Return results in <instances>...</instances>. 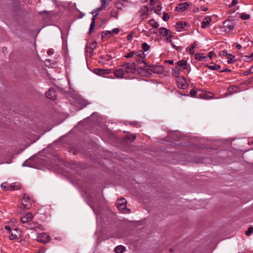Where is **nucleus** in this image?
Here are the masks:
<instances>
[{
    "instance_id": "nucleus-1",
    "label": "nucleus",
    "mask_w": 253,
    "mask_h": 253,
    "mask_svg": "<svg viewBox=\"0 0 253 253\" xmlns=\"http://www.w3.org/2000/svg\"><path fill=\"white\" fill-rule=\"evenodd\" d=\"M164 71V68L163 66H152L143 60V77L150 78L152 76V73L160 74L163 73Z\"/></svg>"
},
{
    "instance_id": "nucleus-2",
    "label": "nucleus",
    "mask_w": 253,
    "mask_h": 253,
    "mask_svg": "<svg viewBox=\"0 0 253 253\" xmlns=\"http://www.w3.org/2000/svg\"><path fill=\"white\" fill-rule=\"evenodd\" d=\"M122 66L125 71V73H137L141 75L142 73V68L136 66L134 63H125L122 65Z\"/></svg>"
},
{
    "instance_id": "nucleus-3",
    "label": "nucleus",
    "mask_w": 253,
    "mask_h": 253,
    "mask_svg": "<svg viewBox=\"0 0 253 253\" xmlns=\"http://www.w3.org/2000/svg\"><path fill=\"white\" fill-rule=\"evenodd\" d=\"M126 201L124 198H121L117 201V206L122 213H128L130 211V210L126 208Z\"/></svg>"
},
{
    "instance_id": "nucleus-4",
    "label": "nucleus",
    "mask_w": 253,
    "mask_h": 253,
    "mask_svg": "<svg viewBox=\"0 0 253 253\" xmlns=\"http://www.w3.org/2000/svg\"><path fill=\"white\" fill-rule=\"evenodd\" d=\"M20 184L17 183L8 184L6 182H4L1 184V188L5 191L18 190L20 188Z\"/></svg>"
},
{
    "instance_id": "nucleus-5",
    "label": "nucleus",
    "mask_w": 253,
    "mask_h": 253,
    "mask_svg": "<svg viewBox=\"0 0 253 253\" xmlns=\"http://www.w3.org/2000/svg\"><path fill=\"white\" fill-rule=\"evenodd\" d=\"M22 205L25 210H29L31 207L29 196L26 194L23 195L22 199Z\"/></svg>"
},
{
    "instance_id": "nucleus-6",
    "label": "nucleus",
    "mask_w": 253,
    "mask_h": 253,
    "mask_svg": "<svg viewBox=\"0 0 253 253\" xmlns=\"http://www.w3.org/2000/svg\"><path fill=\"white\" fill-rule=\"evenodd\" d=\"M176 82L178 87L180 89H184L188 87V84L184 77H178L176 79Z\"/></svg>"
},
{
    "instance_id": "nucleus-7",
    "label": "nucleus",
    "mask_w": 253,
    "mask_h": 253,
    "mask_svg": "<svg viewBox=\"0 0 253 253\" xmlns=\"http://www.w3.org/2000/svg\"><path fill=\"white\" fill-rule=\"evenodd\" d=\"M10 234L9 238L10 240L20 239L21 236V231L19 230L17 228L13 229Z\"/></svg>"
},
{
    "instance_id": "nucleus-8",
    "label": "nucleus",
    "mask_w": 253,
    "mask_h": 253,
    "mask_svg": "<svg viewBox=\"0 0 253 253\" xmlns=\"http://www.w3.org/2000/svg\"><path fill=\"white\" fill-rule=\"evenodd\" d=\"M37 241L42 243H46L49 241V237L45 233H40L37 236Z\"/></svg>"
},
{
    "instance_id": "nucleus-9",
    "label": "nucleus",
    "mask_w": 253,
    "mask_h": 253,
    "mask_svg": "<svg viewBox=\"0 0 253 253\" xmlns=\"http://www.w3.org/2000/svg\"><path fill=\"white\" fill-rule=\"evenodd\" d=\"M113 73L117 78H123L125 73L122 65L120 68L115 70Z\"/></svg>"
},
{
    "instance_id": "nucleus-10",
    "label": "nucleus",
    "mask_w": 253,
    "mask_h": 253,
    "mask_svg": "<svg viewBox=\"0 0 253 253\" xmlns=\"http://www.w3.org/2000/svg\"><path fill=\"white\" fill-rule=\"evenodd\" d=\"M146 26L147 28H148L149 27H152V28H150L149 32L151 33H155L154 31H153V28H158L159 26V24L156 22L153 19L149 20L147 24L146 25Z\"/></svg>"
},
{
    "instance_id": "nucleus-11",
    "label": "nucleus",
    "mask_w": 253,
    "mask_h": 253,
    "mask_svg": "<svg viewBox=\"0 0 253 253\" xmlns=\"http://www.w3.org/2000/svg\"><path fill=\"white\" fill-rule=\"evenodd\" d=\"M33 217L34 216L33 214L31 212H29L25 216L21 218L20 222L22 223H25L30 222L32 220Z\"/></svg>"
},
{
    "instance_id": "nucleus-12",
    "label": "nucleus",
    "mask_w": 253,
    "mask_h": 253,
    "mask_svg": "<svg viewBox=\"0 0 253 253\" xmlns=\"http://www.w3.org/2000/svg\"><path fill=\"white\" fill-rule=\"evenodd\" d=\"M45 95L46 97L50 100H54L56 99V94L53 88L49 89L48 91L45 93Z\"/></svg>"
},
{
    "instance_id": "nucleus-13",
    "label": "nucleus",
    "mask_w": 253,
    "mask_h": 253,
    "mask_svg": "<svg viewBox=\"0 0 253 253\" xmlns=\"http://www.w3.org/2000/svg\"><path fill=\"white\" fill-rule=\"evenodd\" d=\"M188 7L189 4L188 3H181L176 6L175 9L179 12H182L187 9Z\"/></svg>"
},
{
    "instance_id": "nucleus-14",
    "label": "nucleus",
    "mask_w": 253,
    "mask_h": 253,
    "mask_svg": "<svg viewBox=\"0 0 253 253\" xmlns=\"http://www.w3.org/2000/svg\"><path fill=\"white\" fill-rule=\"evenodd\" d=\"M30 229H35L36 230H42L43 227L42 225L38 224L37 222H33L30 224Z\"/></svg>"
},
{
    "instance_id": "nucleus-15",
    "label": "nucleus",
    "mask_w": 253,
    "mask_h": 253,
    "mask_svg": "<svg viewBox=\"0 0 253 253\" xmlns=\"http://www.w3.org/2000/svg\"><path fill=\"white\" fill-rule=\"evenodd\" d=\"M239 91V88L238 86L232 85L228 88L227 94L231 95L234 93L238 92Z\"/></svg>"
},
{
    "instance_id": "nucleus-16",
    "label": "nucleus",
    "mask_w": 253,
    "mask_h": 253,
    "mask_svg": "<svg viewBox=\"0 0 253 253\" xmlns=\"http://www.w3.org/2000/svg\"><path fill=\"white\" fill-rule=\"evenodd\" d=\"M211 21V19L210 17H206L203 19L202 23H201V27L205 29L208 26Z\"/></svg>"
},
{
    "instance_id": "nucleus-17",
    "label": "nucleus",
    "mask_w": 253,
    "mask_h": 253,
    "mask_svg": "<svg viewBox=\"0 0 253 253\" xmlns=\"http://www.w3.org/2000/svg\"><path fill=\"white\" fill-rule=\"evenodd\" d=\"M223 25L224 27L228 28V31H232L234 29V26L231 21H225L223 23Z\"/></svg>"
},
{
    "instance_id": "nucleus-18",
    "label": "nucleus",
    "mask_w": 253,
    "mask_h": 253,
    "mask_svg": "<svg viewBox=\"0 0 253 253\" xmlns=\"http://www.w3.org/2000/svg\"><path fill=\"white\" fill-rule=\"evenodd\" d=\"M198 96H199L201 97H203L205 99L211 98L213 96V94L210 92L206 93H204L202 92L201 93H200L198 94Z\"/></svg>"
},
{
    "instance_id": "nucleus-19",
    "label": "nucleus",
    "mask_w": 253,
    "mask_h": 253,
    "mask_svg": "<svg viewBox=\"0 0 253 253\" xmlns=\"http://www.w3.org/2000/svg\"><path fill=\"white\" fill-rule=\"evenodd\" d=\"M187 61L184 60H182L177 62L178 67L181 68L183 69H185L187 68Z\"/></svg>"
},
{
    "instance_id": "nucleus-20",
    "label": "nucleus",
    "mask_w": 253,
    "mask_h": 253,
    "mask_svg": "<svg viewBox=\"0 0 253 253\" xmlns=\"http://www.w3.org/2000/svg\"><path fill=\"white\" fill-rule=\"evenodd\" d=\"M176 25L177 29H178L177 31L180 32L182 29L185 28L186 25V23L184 22L179 21L177 23Z\"/></svg>"
},
{
    "instance_id": "nucleus-21",
    "label": "nucleus",
    "mask_w": 253,
    "mask_h": 253,
    "mask_svg": "<svg viewBox=\"0 0 253 253\" xmlns=\"http://www.w3.org/2000/svg\"><path fill=\"white\" fill-rule=\"evenodd\" d=\"M171 73L173 76L175 77L176 79H177L178 77H180V70L178 67H175L174 69H173L171 71Z\"/></svg>"
},
{
    "instance_id": "nucleus-22",
    "label": "nucleus",
    "mask_w": 253,
    "mask_h": 253,
    "mask_svg": "<svg viewBox=\"0 0 253 253\" xmlns=\"http://www.w3.org/2000/svg\"><path fill=\"white\" fill-rule=\"evenodd\" d=\"M126 250V248L122 245L117 246L115 249L116 253H123Z\"/></svg>"
},
{
    "instance_id": "nucleus-23",
    "label": "nucleus",
    "mask_w": 253,
    "mask_h": 253,
    "mask_svg": "<svg viewBox=\"0 0 253 253\" xmlns=\"http://www.w3.org/2000/svg\"><path fill=\"white\" fill-rule=\"evenodd\" d=\"M159 31H160V34L161 35H162L163 36H166V37H167L168 36V34H169V33L170 32V31L169 30H168V29H166L165 28H160L159 29Z\"/></svg>"
},
{
    "instance_id": "nucleus-24",
    "label": "nucleus",
    "mask_w": 253,
    "mask_h": 253,
    "mask_svg": "<svg viewBox=\"0 0 253 253\" xmlns=\"http://www.w3.org/2000/svg\"><path fill=\"white\" fill-rule=\"evenodd\" d=\"M206 66L210 70H217L220 68V66L218 65H207Z\"/></svg>"
},
{
    "instance_id": "nucleus-25",
    "label": "nucleus",
    "mask_w": 253,
    "mask_h": 253,
    "mask_svg": "<svg viewBox=\"0 0 253 253\" xmlns=\"http://www.w3.org/2000/svg\"><path fill=\"white\" fill-rule=\"evenodd\" d=\"M101 2V6L100 8L97 9V11H100L101 10L104 8L106 5H107V0H100Z\"/></svg>"
},
{
    "instance_id": "nucleus-26",
    "label": "nucleus",
    "mask_w": 253,
    "mask_h": 253,
    "mask_svg": "<svg viewBox=\"0 0 253 253\" xmlns=\"http://www.w3.org/2000/svg\"><path fill=\"white\" fill-rule=\"evenodd\" d=\"M229 56H228L226 57V59L228 60L227 62L228 63H234L235 62V56L231 54H228Z\"/></svg>"
},
{
    "instance_id": "nucleus-27",
    "label": "nucleus",
    "mask_w": 253,
    "mask_h": 253,
    "mask_svg": "<svg viewBox=\"0 0 253 253\" xmlns=\"http://www.w3.org/2000/svg\"><path fill=\"white\" fill-rule=\"evenodd\" d=\"M95 22L94 17H92L91 18V23L90 24V28H89V33H91L92 31H93L94 27L95 26Z\"/></svg>"
},
{
    "instance_id": "nucleus-28",
    "label": "nucleus",
    "mask_w": 253,
    "mask_h": 253,
    "mask_svg": "<svg viewBox=\"0 0 253 253\" xmlns=\"http://www.w3.org/2000/svg\"><path fill=\"white\" fill-rule=\"evenodd\" d=\"M150 48V46L148 44H147L146 42H143V58L145 56V54L144 53V52L148 51Z\"/></svg>"
},
{
    "instance_id": "nucleus-29",
    "label": "nucleus",
    "mask_w": 253,
    "mask_h": 253,
    "mask_svg": "<svg viewBox=\"0 0 253 253\" xmlns=\"http://www.w3.org/2000/svg\"><path fill=\"white\" fill-rule=\"evenodd\" d=\"M240 18L242 20H248V19H250V15L249 14H247L245 13H242L241 14Z\"/></svg>"
},
{
    "instance_id": "nucleus-30",
    "label": "nucleus",
    "mask_w": 253,
    "mask_h": 253,
    "mask_svg": "<svg viewBox=\"0 0 253 253\" xmlns=\"http://www.w3.org/2000/svg\"><path fill=\"white\" fill-rule=\"evenodd\" d=\"M110 73V70L106 69V70H99L98 71V74L99 75H103L104 74H108Z\"/></svg>"
},
{
    "instance_id": "nucleus-31",
    "label": "nucleus",
    "mask_w": 253,
    "mask_h": 253,
    "mask_svg": "<svg viewBox=\"0 0 253 253\" xmlns=\"http://www.w3.org/2000/svg\"><path fill=\"white\" fill-rule=\"evenodd\" d=\"M203 54L204 53H196L195 55V58L198 61H202Z\"/></svg>"
},
{
    "instance_id": "nucleus-32",
    "label": "nucleus",
    "mask_w": 253,
    "mask_h": 253,
    "mask_svg": "<svg viewBox=\"0 0 253 253\" xmlns=\"http://www.w3.org/2000/svg\"><path fill=\"white\" fill-rule=\"evenodd\" d=\"M136 138V136L134 134H130L126 136V139L130 141H133Z\"/></svg>"
},
{
    "instance_id": "nucleus-33",
    "label": "nucleus",
    "mask_w": 253,
    "mask_h": 253,
    "mask_svg": "<svg viewBox=\"0 0 253 253\" xmlns=\"http://www.w3.org/2000/svg\"><path fill=\"white\" fill-rule=\"evenodd\" d=\"M118 13V10L117 9H113L110 12V15L111 17L117 18Z\"/></svg>"
},
{
    "instance_id": "nucleus-34",
    "label": "nucleus",
    "mask_w": 253,
    "mask_h": 253,
    "mask_svg": "<svg viewBox=\"0 0 253 253\" xmlns=\"http://www.w3.org/2000/svg\"><path fill=\"white\" fill-rule=\"evenodd\" d=\"M253 232V227L250 226L248 228V230H247L246 231L245 234L247 236H250V235H251L252 234Z\"/></svg>"
},
{
    "instance_id": "nucleus-35",
    "label": "nucleus",
    "mask_w": 253,
    "mask_h": 253,
    "mask_svg": "<svg viewBox=\"0 0 253 253\" xmlns=\"http://www.w3.org/2000/svg\"><path fill=\"white\" fill-rule=\"evenodd\" d=\"M162 19L164 21H167L169 19V16L167 13L165 12L163 13Z\"/></svg>"
},
{
    "instance_id": "nucleus-36",
    "label": "nucleus",
    "mask_w": 253,
    "mask_h": 253,
    "mask_svg": "<svg viewBox=\"0 0 253 253\" xmlns=\"http://www.w3.org/2000/svg\"><path fill=\"white\" fill-rule=\"evenodd\" d=\"M253 73V65L251 67L250 69L244 72V75L245 76L250 75Z\"/></svg>"
},
{
    "instance_id": "nucleus-37",
    "label": "nucleus",
    "mask_w": 253,
    "mask_h": 253,
    "mask_svg": "<svg viewBox=\"0 0 253 253\" xmlns=\"http://www.w3.org/2000/svg\"><path fill=\"white\" fill-rule=\"evenodd\" d=\"M135 61L137 63L141 64L142 62V56H137L135 57Z\"/></svg>"
},
{
    "instance_id": "nucleus-38",
    "label": "nucleus",
    "mask_w": 253,
    "mask_h": 253,
    "mask_svg": "<svg viewBox=\"0 0 253 253\" xmlns=\"http://www.w3.org/2000/svg\"><path fill=\"white\" fill-rule=\"evenodd\" d=\"M220 54L221 56H224V57H227L228 56H229L228 55L229 53H227L226 50H222V51H221L220 52Z\"/></svg>"
},
{
    "instance_id": "nucleus-39",
    "label": "nucleus",
    "mask_w": 253,
    "mask_h": 253,
    "mask_svg": "<svg viewBox=\"0 0 253 253\" xmlns=\"http://www.w3.org/2000/svg\"><path fill=\"white\" fill-rule=\"evenodd\" d=\"M190 93L191 96H196L198 94V92L195 89H191L190 92Z\"/></svg>"
},
{
    "instance_id": "nucleus-40",
    "label": "nucleus",
    "mask_w": 253,
    "mask_h": 253,
    "mask_svg": "<svg viewBox=\"0 0 253 253\" xmlns=\"http://www.w3.org/2000/svg\"><path fill=\"white\" fill-rule=\"evenodd\" d=\"M252 60V57H250V56H245L244 59V61L246 62H250Z\"/></svg>"
},
{
    "instance_id": "nucleus-41",
    "label": "nucleus",
    "mask_w": 253,
    "mask_h": 253,
    "mask_svg": "<svg viewBox=\"0 0 253 253\" xmlns=\"http://www.w3.org/2000/svg\"><path fill=\"white\" fill-rule=\"evenodd\" d=\"M238 3V1L237 0H233L231 3L229 4V6L230 7H232L236 4H237Z\"/></svg>"
},
{
    "instance_id": "nucleus-42",
    "label": "nucleus",
    "mask_w": 253,
    "mask_h": 253,
    "mask_svg": "<svg viewBox=\"0 0 253 253\" xmlns=\"http://www.w3.org/2000/svg\"><path fill=\"white\" fill-rule=\"evenodd\" d=\"M134 54V52L133 51L130 52L125 55V57L126 58H130Z\"/></svg>"
},
{
    "instance_id": "nucleus-43",
    "label": "nucleus",
    "mask_w": 253,
    "mask_h": 253,
    "mask_svg": "<svg viewBox=\"0 0 253 253\" xmlns=\"http://www.w3.org/2000/svg\"><path fill=\"white\" fill-rule=\"evenodd\" d=\"M208 57H209L210 59H211L213 56H215V54L213 51H211L209 53Z\"/></svg>"
},
{
    "instance_id": "nucleus-44",
    "label": "nucleus",
    "mask_w": 253,
    "mask_h": 253,
    "mask_svg": "<svg viewBox=\"0 0 253 253\" xmlns=\"http://www.w3.org/2000/svg\"><path fill=\"white\" fill-rule=\"evenodd\" d=\"M171 43V46H172L173 48H175L176 50H180L181 47H180V46H176L174 44H173L172 43V42H170Z\"/></svg>"
},
{
    "instance_id": "nucleus-45",
    "label": "nucleus",
    "mask_w": 253,
    "mask_h": 253,
    "mask_svg": "<svg viewBox=\"0 0 253 253\" xmlns=\"http://www.w3.org/2000/svg\"><path fill=\"white\" fill-rule=\"evenodd\" d=\"M99 11H97V9L96 10H95L94 11H93L92 12V14L94 15V16L93 17H94V18L97 16L98 15V12Z\"/></svg>"
},
{
    "instance_id": "nucleus-46",
    "label": "nucleus",
    "mask_w": 253,
    "mask_h": 253,
    "mask_svg": "<svg viewBox=\"0 0 253 253\" xmlns=\"http://www.w3.org/2000/svg\"><path fill=\"white\" fill-rule=\"evenodd\" d=\"M112 31H105L103 32V36L107 35L108 34L112 35Z\"/></svg>"
},
{
    "instance_id": "nucleus-47",
    "label": "nucleus",
    "mask_w": 253,
    "mask_h": 253,
    "mask_svg": "<svg viewBox=\"0 0 253 253\" xmlns=\"http://www.w3.org/2000/svg\"><path fill=\"white\" fill-rule=\"evenodd\" d=\"M171 37V35L168 34V36L167 37H166L167 41L168 42H172L171 40H170Z\"/></svg>"
},
{
    "instance_id": "nucleus-48",
    "label": "nucleus",
    "mask_w": 253,
    "mask_h": 253,
    "mask_svg": "<svg viewBox=\"0 0 253 253\" xmlns=\"http://www.w3.org/2000/svg\"><path fill=\"white\" fill-rule=\"evenodd\" d=\"M4 229L7 230L9 233L11 232V228L8 226V225H6L4 226Z\"/></svg>"
},
{
    "instance_id": "nucleus-49",
    "label": "nucleus",
    "mask_w": 253,
    "mask_h": 253,
    "mask_svg": "<svg viewBox=\"0 0 253 253\" xmlns=\"http://www.w3.org/2000/svg\"><path fill=\"white\" fill-rule=\"evenodd\" d=\"M112 33L117 34L119 33L120 30L118 28H115L112 31Z\"/></svg>"
},
{
    "instance_id": "nucleus-50",
    "label": "nucleus",
    "mask_w": 253,
    "mask_h": 253,
    "mask_svg": "<svg viewBox=\"0 0 253 253\" xmlns=\"http://www.w3.org/2000/svg\"><path fill=\"white\" fill-rule=\"evenodd\" d=\"M209 57H208V56H205L204 54H203V58L202 61H208L209 60Z\"/></svg>"
},
{
    "instance_id": "nucleus-51",
    "label": "nucleus",
    "mask_w": 253,
    "mask_h": 253,
    "mask_svg": "<svg viewBox=\"0 0 253 253\" xmlns=\"http://www.w3.org/2000/svg\"><path fill=\"white\" fill-rule=\"evenodd\" d=\"M134 54L136 55V56H142V51L139 50L137 52H134Z\"/></svg>"
},
{
    "instance_id": "nucleus-52",
    "label": "nucleus",
    "mask_w": 253,
    "mask_h": 253,
    "mask_svg": "<svg viewBox=\"0 0 253 253\" xmlns=\"http://www.w3.org/2000/svg\"><path fill=\"white\" fill-rule=\"evenodd\" d=\"M132 38H133V36H132V34H129L127 36V39L128 41L131 40L132 39Z\"/></svg>"
},
{
    "instance_id": "nucleus-53",
    "label": "nucleus",
    "mask_w": 253,
    "mask_h": 253,
    "mask_svg": "<svg viewBox=\"0 0 253 253\" xmlns=\"http://www.w3.org/2000/svg\"><path fill=\"white\" fill-rule=\"evenodd\" d=\"M189 51L190 54H193L194 53V49L191 47L189 48Z\"/></svg>"
},
{
    "instance_id": "nucleus-54",
    "label": "nucleus",
    "mask_w": 253,
    "mask_h": 253,
    "mask_svg": "<svg viewBox=\"0 0 253 253\" xmlns=\"http://www.w3.org/2000/svg\"><path fill=\"white\" fill-rule=\"evenodd\" d=\"M236 48L239 49V50H240L242 49V46L241 44H239V43H237L236 44Z\"/></svg>"
},
{
    "instance_id": "nucleus-55",
    "label": "nucleus",
    "mask_w": 253,
    "mask_h": 253,
    "mask_svg": "<svg viewBox=\"0 0 253 253\" xmlns=\"http://www.w3.org/2000/svg\"><path fill=\"white\" fill-rule=\"evenodd\" d=\"M230 71H231V70L228 69L227 68H225L223 70H221L220 72H230Z\"/></svg>"
},
{
    "instance_id": "nucleus-56",
    "label": "nucleus",
    "mask_w": 253,
    "mask_h": 253,
    "mask_svg": "<svg viewBox=\"0 0 253 253\" xmlns=\"http://www.w3.org/2000/svg\"><path fill=\"white\" fill-rule=\"evenodd\" d=\"M167 62H168V63H169L170 65H173L174 63L173 60H167Z\"/></svg>"
},
{
    "instance_id": "nucleus-57",
    "label": "nucleus",
    "mask_w": 253,
    "mask_h": 253,
    "mask_svg": "<svg viewBox=\"0 0 253 253\" xmlns=\"http://www.w3.org/2000/svg\"><path fill=\"white\" fill-rule=\"evenodd\" d=\"M52 53H53V52H52V51L51 50H48L47 51V54H48V55L52 54Z\"/></svg>"
},
{
    "instance_id": "nucleus-58",
    "label": "nucleus",
    "mask_w": 253,
    "mask_h": 253,
    "mask_svg": "<svg viewBox=\"0 0 253 253\" xmlns=\"http://www.w3.org/2000/svg\"><path fill=\"white\" fill-rule=\"evenodd\" d=\"M192 48L194 49L196 47V45L195 44V43H194L193 44H192L191 46Z\"/></svg>"
},
{
    "instance_id": "nucleus-59",
    "label": "nucleus",
    "mask_w": 253,
    "mask_h": 253,
    "mask_svg": "<svg viewBox=\"0 0 253 253\" xmlns=\"http://www.w3.org/2000/svg\"><path fill=\"white\" fill-rule=\"evenodd\" d=\"M145 10V11H148V8L147 6H144L143 7V10Z\"/></svg>"
},
{
    "instance_id": "nucleus-60",
    "label": "nucleus",
    "mask_w": 253,
    "mask_h": 253,
    "mask_svg": "<svg viewBox=\"0 0 253 253\" xmlns=\"http://www.w3.org/2000/svg\"><path fill=\"white\" fill-rule=\"evenodd\" d=\"M143 34H146V35H148V34H147V33H148V32L146 31V30H144V29H143Z\"/></svg>"
},
{
    "instance_id": "nucleus-61",
    "label": "nucleus",
    "mask_w": 253,
    "mask_h": 253,
    "mask_svg": "<svg viewBox=\"0 0 253 253\" xmlns=\"http://www.w3.org/2000/svg\"><path fill=\"white\" fill-rule=\"evenodd\" d=\"M250 56V57H252V59H253V52Z\"/></svg>"
},
{
    "instance_id": "nucleus-62",
    "label": "nucleus",
    "mask_w": 253,
    "mask_h": 253,
    "mask_svg": "<svg viewBox=\"0 0 253 253\" xmlns=\"http://www.w3.org/2000/svg\"><path fill=\"white\" fill-rule=\"evenodd\" d=\"M169 251H170V252H174V250L171 248V249H170Z\"/></svg>"
},
{
    "instance_id": "nucleus-63",
    "label": "nucleus",
    "mask_w": 253,
    "mask_h": 253,
    "mask_svg": "<svg viewBox=\"0 0 253 253\" xmlns=\"http://www.w3.org/2000/svg\"><path fill=\"white\" fill-rule=\"evenodd\" d=\"M207 10V8H204L202 10L203 11H206Z\"/></svg>"
},
{
    "instance_id": "nucleus-64",
    "label": "nucleus",
    "mask_w": 253,
    "mask_h": 253,
    "mask_svg": "<svg viewBox=\"0 0 253 253\" xmlns=\"http://www.w3.org/2000/svg\"><path fill=\"white\" fill-rule=\"evenodd\" d=\"M252 80H253V79H251L250 80V81H249V83L252 82Z\"/></svg>"
}]
</instances>
